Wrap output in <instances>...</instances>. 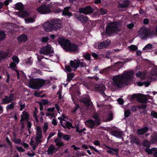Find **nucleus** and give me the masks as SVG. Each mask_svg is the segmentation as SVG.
<instances>
[{
	"label": "nucleus",
	"mask_w": 157,
	"mask_h": 157,
	"mask_svg": "<svg viewBox=\"0 0 157 157\" xmlns=\"http://www.w3.org/2000/svg\"><path fill=\"white\" fill-rule=\"evenodd\" d=\"M80 101L87 106H92V103L90 100V97L88 95H83Z\"/></svg>",
	"instance_id": "f8f14e48"
},
{
	"label": "nucleus",
	"mask_w": 157,
	"mask_h": 157,
	"mask_svg": "<svg viewBox=\"0 0 157 157\" xmlns=\"http://www.w3.org/2000/svg\"><path fill=\"white\" fill-rule=\"evenodd\" d=\"M21 116V119L20 120L21 122H22L25 120H28V114L27 112L25 111H23Z\"/></svg>",
	"instance_id": "5701e85b"
},
{
	"label": "nucleus",
	"mask_w": 157,
	"mask_h": 157,
	"mask_svg": "<svg viewBox=\"0 0 157 157\" xmlns=\"http://www.w3.org/2000/svg\"><path fill=\"white\" fill-rule=\"evenodd\" d=\"M85 124L88 127L91 128H93L95 124V121L92 119H89L86 121L85 122Z\"/></svg>",
	"instance_id": "a211bd4d"
},
{
	"label": "nucleus",
	"mask_w": 157,
	"mask_h": 157,
	"mask_svg": "<svg viewBox=\"0 0 157 157\" xmlns=\"http://www.w3.org/2000/svg\"><path fill=\"white\" fill-rule=\"evenodd\" d=\"M13 141L16 144H21V140L19 139L14 138L13 139Z\"/></svg>",
	"instance_id": "79ce46f5"
},
{
	"label": "nucleus",
	"mask_w": 157,
	"mask_h": 157,
	"mask_svg": "<svg viewBox=\"0 0 157 157\" xmlns=\"http://www.w3.org/2000/svg\"><path fill=\"white\" fill-rule=\"evenodd\" d=\"M100 11L101 14L102 15L106 14L107 12V10L104 8L101 9L100 10Z\"/></svg>",
	"instance_id": "49530a36"
},
{
	"label": "nucleus",
	"mask_w": 157,
	"mask_h": 157,
	"mask_svg": "<svg viewBox=\"0 0 157 157\" xmlns=\"http://www.w3.org/2000/svg\"><path fill=\"white\" fill-rule=\"evenodd\" d=\"M143 145L144 146L149 147L150 145V142L147 140L144 141L143 143Z\"/></svg>",
	"instance_id": "603ef678"
},
{
	"label": "nucleus",
	"mask_w": 157,
	"mask_h": 157,
	"mask_svg": "<svg viewBox=\"0 0 157 157\" xmlns=\"http://www.w3.org/2000/svg\"><path fill=\"white\" fill-rule=\"evenodd\" d=\"M27 37L25 35H22L18 38V40L19 42H25L27 40Z\"/></svg>",
	"instance_id": "bb28decb"
},
{
	"label": "nucleus",
	"mask_w": 157,
	"mask_h": 157,
	"mask_svg": "<svg viewBox=\"0 0 157 157\" xmlns=\"http://www.w3.org/2000/svg\"><path fill=\"white\" fill-rule=\"evenodd\" d=\"M134 25L133 23H131L127 25V27L129 29H132L134 27Z\"/></svg>",
	"instance_id": "e2e57ef3"
},
{
	"label": "nucleus",
	"mask_w": 157,
	"mask_h": 157,
	"mask_svg": "<svg viewBox=\"0 0 157 157\" xmlns=\"http://www.w3.org/2000/svg\"><path fill=\"white\" fill-rule=\"evenodd\" d=\"M34 116L35 118L36 121L37 122H38V120L37 118V113L36 110H35L34 111Z\"/></svg>",
	"instance_id": "5fc2aeb1"
},
{
	"label": "nucleus",
	"mask_w": 157,
	"mask_h": 157,
	"mask_svg": "<svg viewBox=\"0 0 157 157\" xmlns=\"http://www.w3.org/2000/svg\"><path fill=\"white\" fill-rule=\"evenodd\" d=\"M23 7L24 6L22 3L18 2L15 4L14 8L19 10H20L23 9Z\"/></svg>",
	"instance_id": "393cba45"
},
{
	"label": "nucleus",
	"mask_w": 157,
	"mask_h": 157,
	"mask_svg": "<svg viewBox=\"0 0 157 157\" xmlns=\"http://www.w3.org/2000/svg\"><path fill=\"white\" fill-rule=\"evenodd\" d=\"M63 122V124L62 126L63 127H67L68 128H71L72 127V124L70 122L66 121Z\"/></svg>",
	"instance_id": "cd10ccee"
},
{
	"label": "nucleus",
	"mask_w": 157,
	"mask_h": 157,
	"mask_svg": "<svg viewBox=\"0 0 157 157\" xmlns=\"http://www.w3.org/2000/svg\"><path fill=\"white\" fill-rule=\"evenodd\" d=\"M151 142L152 143H155L157 142V134L154 133L151 136Z\"/></svg>",
	"instance_id": "b1692460"
},
{
	"label": "nucleus",
	"mask_w": 157,
	"mask_h": 157,
	"mask_svg": "<svg viewBox=\"0 0 157 157\" xmlns=\"http://www.w3.org/2000/svg\"><path fill=\"white\" fill-rule=\"evenodd\" d=\"M15 147L17 151L20 152H23L25 151L22 147L15 146Z\"/></svg>",
	"instance_id": "09e8293b"
},
{
	"label": "nucleus",
	"mask_w": 157,
	"mask_h": 157,
	"mask_svg": "<svg viewBox=\"0 0 157 157\" xmlns=\"http://www.w3.org/2000/svg\"><path fill=\"white\" fill-rule=\"evenodd\" d=\"M124 3L121 5L120 6L122 7H127L128 5V1H125L124 2Z\"/></svg>",
	"instance_id": "bf43d9fd"
},
{
	"label": "nucleus",
	"mask_w": 157,
	"mask_h": 157,
	"mask_svg": "<svg viewBox=\"0 0 157 157\" xmlns=\"http://www.w3.org/2000/svg\"><path fill=\"white\" fill-rule=\"evenodd\" d=\"M45 83L43 79H36L31 81L30 85L33 89H39Z\"/></svg>",
	"instance_id": "6e6552de"
},
{
	"label": "nucleus",
	"mask_w": 157,
	"mask_h": 157,
	"mask_svg": "<svg viewBox=\"0 0 157 157\" xmlns=\"http://www.w3.org/2000/svg\"><path fill=\"white\" fill-rule=\"evenodd\" d=\"M137 101L140 102L145 103L147 101V99L145 95H138L137 96Z\"/></svg>",
	"instance_id": "f3484780"
},
{
	"label": "nucleus",
	"mask_w": 157,
	"mask_h": 157,
	"mask_svg": "<svg viewBox=\"0 0 157 157\" xmlns=\"http://www.w3.org/2000/svg\"><path fill=\"white\" fill-rule=\"evenodd\" d=\"M12 59L14 62V63H16L17 64L19 63V59L18 57L16 56H13Z\"/></svg>",
	"instance_id": "58836bf2"
},
{
	"label": "nucleus",
	"mask_w": 157,
	"mask_h": 157,
	"mask_svg": "<svg viewBox=\"0 0 157 157\" xmlns=\"http://www.w3.org/2000/svg\"><path fill=\"white\" fill-rule=\"evenodd\" d=\"M55 134V133L54 132H51L49 135L48 136L47 138V141H48L49 139H50L52 136H53Z\"/></svg>",
	"instance_id": "13d9d810"
},
{
	"label": "nucleus",
	"mask_w": 157,
	"mask_h": 157,
	"mask_svg": "<svg viewBox=\"0 0 157 157\" xmlns=\"http://www.w3.org/2000/svg\"><path fill=\"white\" fill-rule=\"evenodd\" d=\"M54 141L55 145L51 144L47 151V154L48 155L55 153L60 148L63 147L64 145V143L61 141L59 138H56Z\"/></svg>",
	"instance_id": "20e7f679"
},
{
	"label": "nucleus",
	"mask_w": 157,
	"mask_h": 157,
	"mask_svg": "<svg viewBox=\"0 0 157 157\" xmlns=\"http://www.w3.org/2000/svg\"><path fill=\"white\" fill-rule=\"evenodd\" d=\"M151 115L153 117L157 118V113L154 111H152L151 114Z\"/></svg>",
	"instance_id": "4d7b16f0"
},
{
	"label": "nucleus",
	"mask_w": 157,
	"mask_h": 157,
	"mask_svg": "<svg viewBox=\"0 0 157 157\" xmlns=\"http://www.w3.org/2000/svg\"><path fill=\"white\" fill-rule=\"evenodd\" d=\"M130 113V111L128 110H127L124 111V116L126 117L129 116Z\"/></svg>",
	"instance_id": "680f3d73"
},
{
	"label": "nucleus",
	"mask_w": 157,
	"mask_h": 157,
	"mask_svg": "<svg viewBox=\"0 0 157 157\" xmlns=\"http://www.w3.org/2000/svg\"><path fill=\"white\" fill-rule=\"evenodd\" d=\"M16 63L14 62H12L10 64V67L12 69L15 70L17 72V75H18V78L19 77V72L18 71L16 70H15V67H16Z\"/></svg>",
	"instance_id": "72a5a7b5"
},
{
	"label": "nucleus",
	"mask_w": 157,
	"mask_h": 157,
	"mask_svg": "<svg viewBox=\"0 0 157 157\" xmlns=\"http://www.w3.org/2000/svg\"><path fill=\"white\" fill-rule=\"evenodd\" d=\"M42 131L40 127L37 126L36 128V134L35 140L36 144H38L44 140L42 136Z\"/></svg>",
	"instance_id": "9b49d317"
},
{
	"label": "nucleus",
	"mask_w": 157,
	"mask_h": 157,
	"mask_svg": "<svg viewBox=\"0 0 157 157\" xmlns=\"http://www.w3.org/2000/svg\"><path fill=\"white\" fill-rule=\"evenodd\" d=\"M111 149L113 150V151L114 152V155L118 154L119 149L117 148L112 147Z\"/></svg>",
	"instance_id": "6e6d98bb"
},
{
	"label": "nucleus",
	"mask_w": 157,
	"mask_h": 157,
	"mask_svg": "<svg viewBox=\"0 0 157 157\" xmlns=\"http://www.w3.org/2000/svg\"><path fill=\"white\" fill-rule=\"evenodd\" d=\"M80 60L78 58L75 59L74 60H71L70 61V66H66V69L69 72L71 71V67L75 71L79 66Z\"/></svg>",
	"instance_id": "0eeeda50"
},
{
	"label": "nucleus",
	"mask_w": 157,
	"mask_h": 157,
	"mask_svg": "<svg viewBox=\"0 0 157 157\" xmlns=\"http://www.w3.org/2000/svg\"><path fill=\"white\" fill-rule=\"evenodd\" d=\"M120 25L117 22L109 23L106 28V32L108 34L119 31L120 29L119 28Z\"/></svg>",
	"instance_id": "423d86ee"
},
{
	"label": "nucleus",
	"mask_w": 157,
	"mask_h": 157,
	"mask_svg": "<svg viewBox=\"0 0 157 157\" xmlns=\"http://www.w3.org/2000/svg\"><path fill=\"white\" fill-rule=\"evenodd\" d=\"M39 52L41 54L45 55H49L50 56H51V54L53 53V49L50 45L48 44L41 48Z\"/></svg>",
	"instance_id": "9d476101"
},
{
	"label": "nucleus",
	"mask_w": 157,
	"mask_h": 157,
	"mask_svg": "<svg viewBox=\"0 0 157 157\" xmlns=\"http://www.w3.org/2000/svg\"><path fill=\"white\" fill-rule=\"evenodd\" d=\"M155 149V148H152L151 149H149L147 148L145 149V152L147 153L148 154H151L152 153H153V151H154Z\"/></svg>",
	"instance_id": "4c0bfd02"
},
{
	"label": "nucleus",
	"mask_w": 157,
	"mask_h": 157,
	"mask_svg": "<svg viewBox=\"0 0 157 157\" xmlns=\"http://www.w3.org/2000/svg\"><path fill=\"white\" fill-rule=\"evenodd\" d=\"M48 128V123L47 122H45L44 123L43 128L44 133H45L47 131Z\"/></svg>",
	"instance_id": "f704fd0d"
},
{
	"label": "nucleus",
	"mask_w": 157,
	"mask_h": 157,
	"mask_svg": "<svg viewBox=\"0 0 157 157\" xmlns=\"http://www.w3.org/2000/svg\"><path fill=\"white\" fill-rule=\"evenodd\" d=\"M85 58L87 60H90V55L88 53H86L85 55H84Z\"/></svg>",
	"instance_id": "0e129e2a"
},
{
	"label": "nucleus",
	"mask_w": 157,
	"mask_h": 157,
	"mask_svg": "<svg viewBox=\"0 0 157 157\" xmlns=\"http://www.w3.org/2000/svg\"><path fill=\"white\" fill-rule=\"evenodd\" d=\"M61 12L62 10L59 8H55L53 10V12L55 13H59Z\"/></svg>",
	"instance_id": "69168bd1"
},
{
	"label": "nucleus",
	"mask_w": 157,
	"mask_h": 157,
	"mask_svg": "<svg viewBox=\"0 0 157 157\" xmlns=\"http://www.w3.org/2000/svg\"><path fill=\"white\" fill-rule=\"evenodd\" d=\"M43 26L44 29L47 32L56 31L63 26L62 21L58 19H53L47 21L44 23Z\"/></svg>",
	"instance_id": "f03ea898"
},
{
	"label": "nucleus",
	"mask_w": 157,
	"mask_h": 157,
	"mask_svg": "<svg viewBox=\"0 0 157 157\" xmlns=\"http://www.w3.org/2000/svg\"><path fill=\"white\" fill-rule=\"evenodd\" d=\"M153 155L154 157H157V148H155L153 151Z\"/></svg>",
	"instance_id": "774afa93"
},
{
	"label": "nucleus",
	"mask_w": 157,
	"mask_h": 157,
	"mask_svg": "<svg viewBox=\"0 0 157 157\" xmlns=\"http://www.w3.org/2000/svg\"><path fill=\"white\" fill-rule=\"evenodd\" d=\"M110 134L118 138H122L124 136L123 133L122 132H120L116 130H114L110 132Z\"/></svg>",
	"instance_id": "dca6fc26"
},
{
	"label": "nucleus",
	"mask_w": 157,
	"mask_h": 157,
	"mask_svg": "<svg viewBox=\"0 0 157 157\" xmlns=\"http://www.w3.org/2000/svg\"><path fill=\"white\" fill-rule=\"evenodd\" d=\"M76 18L81 21L82 22H85L88 20V18L86 17L83 16L82 15H77Z\"/></svg>",
	"instance_id": "6ab92c4d"
},
{
	"label": "nucleus",
	"mask_w": 157,
	"mask_h": 157,
	"mask_svg": "<svg viewBox=\"0 0 157 157\" xmlns=\"http://www.w3.org/2000/svg\"><path fill=\"white\" fill-rule=\"evenodd\" d=\"M148 74L150 75V77H151L153 76L157 75V66L155 67L153 69V70L150 73H148Z\"/></svg>",
	"instance_id": "c85d7f7f"
},
{
	"label": "nucleus",
	"mask_w": 157,
	"mask_h": 157,
	"mask_svg": "<svg viewBox=\"0 0 157 157\" xmlns=\"http://www.w3.org/2000/svg\"><path fill=\"white\" fill-rule=\"evenodd\" d=\"M9 55L8 52H0V61L6 58Z\"/></svg>",
	"instance_id": "412c9836"
},
{
	"label": "nucleus",
	"mask_w": 157,
	"mask_h": 157,
	"mask_svg": "<svg viewBox=\"0 0 157 157\" xmlns=\"http://www.w3.org/2000/svg\"><path fill=\"white\" fill-rule=\"evenodd\" d=\"M19 104L20 106V110L22 111L25 107V103L23 101H20L19 102Z\"/></svg>",
	"instance_id": "c9c22d12"
},
{
	"label": "nucleus",
	"mask_w": 157,
	"mask_h": 157,
	"mask_svg": "<svg viewBox=\"0 0 157 157\" xmlns=\"http://www.w3.org/2000/svg\"><path fill=\"white\" fill-rule=\"evenodd\" d=\"M133 75V72L132 71H124L122 74L116 76L113 78V84L118 87H122L124 84L128 85Z\"/></svg>",
	"instance_id": "f257e3e1"
},
{
	"label": "nucleus",
	"mask_w": 157,
	"mask_h": 157,
	"mask_svg": "<svg viewBox=\"0 0 157 157\" xmlns=\"http://www.w3.org/2000/svg\"><path fill=\"white\" fill-rule=\"evenodd\" d=\"M80 65L81 67H86L87 66V64L86 62L84 61H81L80 60Z\"/></svg>",
	"instance_id": "8fccbe9b"
},
{
	"label": "nucleus",
	"mask_w": 157,
	"mask_h": 157,
	"mask_svg": "<svg viewBox=\"0 0 157 157\" xmlns=\"http://www.w3.org/2000/svg\"><path fill=\"white\" fill-rule=\"evenodd\" d=\"M14 100V96L13 94H11L8 97L5 96L4 98L2 99L3 103L4 104H8Z\"/></svg>",
	"instance_id": "4468645a"
},
{
	"label": "nucleus",
	"mask_w": 157,
	"mask_h": 157,
	"mask_svg": "<svg viewBox=\"0 0 157 157\" xmlns=\"http://www.w3.org/2000/svg\"><path fill=\"white\" fill-rule=\"evenodd\" d=\"M153 45L151 44H149L145 46L143 48V50H146L151 49Z\"/></svg>",
	"instance_id": "ea45409f"
},
{
	"label": "nucleus",
	"mask_w": 157,
	"mask_h": 157,
	"mask_svg": "<svg viewBox=\"0 0 157 157\" xmlns=\"http://www.w3.org/2000/svg\"><path fill=\"white\" fill-rule=\"evenodd\" d=\"M57 94L58 95V98L59 100H62L63 99V97L61 95V90L59 89L57 93Z\"/></svg>",
	"instance_id": "3c124183"
},
{
	"label": "nucleus",
	"mask_w": 157,
	"mask_h": 157,
	"mask_svg": "<svg viewBox=\"0 0 157 157\" xmlns=\"http://www.w3.org/2000/svg\"><path fill=\"white\" fill-rule=\"evenodd\" d=\"M128 48L129 49L131 50L135 51L137 49V47L134 45H131L128 46Z\"/></svg>",
	"instance_id": "37998d69"
},
{
	"label": "nucleus",
	"mask_w": 157,
	"mask_h": 157,
	"mask_svg": "<svg viewBox=\"0 0 157 157\" xmlns=\"http://www.w3.org/2000/svg\"><path fill=\"white\" fill-rule=\"evenodd\" d=\"M70 7H65L63 12L62 14L63 15L68 16L69 17H70L72 15V13L69 11V9Z\"/></svg>",
	"instance_id": "aec40b11"
},
{
	"label": "nucleus",
	"mask_w": 157,
	"mask_h": 157,
	"mask_svg": "<svg viewBox=\"0 0 157 157\" xmlns=\"http://www.w3.org/2000/svg\"><path fill=\"white\" fill-rule=\"evenodd\" d=\"M79 12L85 14H89L93 13V10L90 6H87L84 8H82L79 9Z\"/></svg>",
	"instance_id": "ddd939ff"
},
{
	"label": "nucleus",
	"mask_w": 157,
	"mask_h": 157,
	"mask_svg": "<svg viewBox=\"0 0 157 157\" xmlns=\"http://www.w3.org/2000/svg\"><path fill=\"white\" fill-rule=\"evenodd\" d=\"M15 104V103L12 102L10 104L7 105L6 107V110H8L13 109L14 107Z\"/></svg>",
	"instance_id": "2f4dec72"
},
{
	"label": "nucleus",
	"mask_w": 157,
	"mask_h": 157,
	"mask_svg": "<svg viewBox=\"0 0 157 157\" xmlns=\"http://www.w3.org/2000/svg\"><path fill=\"white\" fill-rule=\"evenodd\" d=\"M55 4L58 5H59V3H54L53 4L50 3L48 5L44 4L38 8L37 10L39 13L41 14H48L52 12L50 8L52 7V6L55 5Z\"/></svg>",
	"instance_id": "39448f33"
},
{
	"label": "nucleus",
	"mask_w": 157,
	"mask_h": 157,
	"mask_svg": "<svg viewBox=\"0 0 157 157\" xmlns=\"http://www.w3.org/2000/svg\"><path fill=\"white\" fill-rule=\"evenodd\" d=\"M63 138L64 140L67 141L71 138V136L70 135H63Z\"/></svg>",
	"instance_id": "c03bdc74"
},
{
	"label": "nucleus",
	"mask_w": 157,
	"mask_h": 157,
	"mask_svg": "<svg viewBox=\"0 0 157 157\" xmlns=\"http://www.w3.org/2000/svg\"><path fill=\"white\" fill-rule=\"evenodd\" d=\"M111 42L110 40H107L104 42L99 43L98 45V48L101 49L105 48L109 46Z\"/></svg>",
	"instance_id": "2eb2a0df"
},
{
	"label": "nucleus",
	"mask_w": 157,
	"mask_h": 157,
	"mask_svg": "<svg viewBox=\"0 0 157 157\" xmlns=\"http://www.w3.org/2000/svg\"><path fill=\"white\" fill-rule=\"evenodd\" d=\"M42 41L44 42H46L49 40V38L48 37H43L42 38Z\"/></svg>",
	"instance_id": "052dcab7"
},
{
	"label": "nucleus",
	"mask_w": 157,
	"mask_h": 157,
	"mask_svg": "<svg viewBox=\"0 0 157 157\" xmlns=\"http://www.w3.org/2000/svg\"><path fill=\"white\" fill-rule=\"evenodd\" d=\"M58 119L60 120V123L61 125H63V122L64 121H65L64 120V119H63V118H62V117H60L58 118Z\"/></svg>",
	"instance_id": "338daca9"
},
{
	"label": "nucleus",
	"mask_w": 157,
	"mask_h": 157,
	"mask_svg": "<svg viewBox=\"0 0 157 157\" xmlns=\"http://www.w3.org/2000/svg\"><path fill=\"white\" fill-rule=\"evenodd\" d=\"M74 75L71 73H69L67 74V81H69L71 80L73 77Z\"/></svg>",
	"instance_id": "a18cd8bd"
},
{
	"label": "nucleus",
	"mask_w": 157,
	"mask_h": 157,
	"mask_svg": "<svg viewBox=\"0 0 157 157\" xmlns=\"http://www.w3.org/2000/svg\"><path fill=\"white\" fill-rule=\"evenodd\" d=\"M21 14L22 15V16L24 17H27L29 16V13L25 11H22L21 12Z\"/></svg>",
	"instance_id": "a19ab883"
},
{
	"label": "nucleus",
	"mask_w": 157,
	"mask_h": 157,
	"mask_svg": "<svg viewBox=\"0 0 157 157\" xmlns=\"http://www.w3.org/2000/svg\"><path fill=\"white\" fill-rule=\"evenodd\" d=\"M138 36L141 39L145 40L149 37V32L146 27H142L138 32Z\"/></svg>",
	"instance_id": "1a4fd4ad"
},
{
	"label": "nucleus",
	"mask_w": 157,
	"mask_h": 157,
	"mask_svg": "<svg viewBox=\"0 0 157 157\" xmlns=\"http://www.w3.org/2000/svg\"><path fill=\"white\" fill-rule=\"evenodd\" d=\"M105 89V86L103 85H102V86L100 87L99 88V90H100V92L102 95L105 98L107 96L104 93V91Z\"/></svg>",
	"instance_id": "c756f323"
},
{
	"label": "nucleus",
	"mask_w": 157,
	"mask_h": 157,
	"mask_svg": "<svg viewBox=\"0 0 157 157\" xmlns=\"http://www.w3.org/2000/svg\"><path fill=\"white\" fill-rule=\"evenodd\" d=\"M6 35L3 31H0V41L4 39L6 37Z\"/></svg>",
	"instance_id": "e433bc0d"
},
{
	"label": "nucleus",
	"mask_w": 157,
	"mask_h": 157,
	"mask_svg": "<svg viewBox=\"0 0 157 157\" xmlns=\"http://www.w3.org/2000/svg\"><path fill=\"white\" fill-rule=\"evenodd\" d=\"M58 43L66 51L73 52H78L79 49L77 45L71 44L69 40L63 37H60L58 40Z\"/></svg>",
	"instance_id": "7ed1b4c3"
},
{
	"label": "nucleus",
	"mask_w": 157,
	"mask_h": 157,
	"mask_svg": "<svg viewBox=\"0 0 157 157\" xmlns=\"http://www.w3.org/2000/svg\"><path fill=\"white\" fill-rule=\"evenodd\" d=\"M6 141L7 142L8 144L10 145V148L11 150L12 149L13 146L12 143L10 141L9 138L6 137Z\"/></svg>",
	"instance_id": "de8ad7c7"
},
{
	"label": "nucleus",
	"mask_w": 157,
	"mask_h": 157,
	"mask_svg": "<svg viewBox=\"0 0 157 157\" xmlns=\"http://www.w3.org/2000/svg\"><path fill=\"white\" fill-rule=\"evenodd\" d=\"M46 115L50 118H52L54 117V114L53 113L48 112L47 113Z\"/></svg>",
	"instance_id": "864d4df0"
},
{
	"label": "nucleus",
	"mask_w": 157,
	"mask_h": 157,
	"mask_svg": "<svg viewBox=\"0 0 157 157\" xmlns=\"http://www.w3.org/2000/svg\"><path fill=\"white\" fill-rule=\"evenodd\" d=\"M145 73L144 72L141 73L139 72L136 74V76L138 77H140L141 79H144L145 78Z\"/></svg>",
	"instance_id": "7c9ffc66"
},
{
	"label": "nucleus",
	"mask_w": 157,
	"mask_h": 157,
	"mask_svg": "<svg viewBox=\"0 0 157 157\" xmlns=\"http://www.w3.org/2000/svg\"><path fill=\"white\" fill-rule=\"evenodd\" d=\"M25 22L26 24L32 23L35 21V19L33 18H28L25 19Z\"/></svg>",
	"instance_id": "473e14b6"
},
{
	"label": "nucleus",
	"mask_w": 157,
	"mask_h": 157,
	"mask_svg": "<svg viewBox=\"0 0 157 157\" xmlns=\"http://www.w3.org/2000/svg\"><path fill=\"white\" fill-rule=\"evenodd\" d=\"M148 129V128L145 127L140 129H138L137 132L139 135H141L145 133Z\"/></svg>",
	"instance_id": "4be33fe9"
},
{
	"label": "nucleus",
	"mask_w": 157,
	"mask_h": 157,
	"mask_svg": "<svg viewBox=\"0 0 157 157\" xmlns=\"http://www.w3.org/2000/svg\"><path fill=\"white\" fill-rule=\"evenodd\" d=\"M92 117L95 120V124L97 125H99L100 123L98 114L97 113H94L92 116Z\"/></svg>",
	"instance_id": "a878e982"
}]
</instances>
